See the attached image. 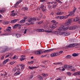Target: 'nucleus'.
<instances>
[{
  "label": "nucleus",
  "instance_id": "34",
  "mask_svg": "<svg viewBox=\"0 0 80 80\" xmlns=\"http://www.w3.org/2000/svg\"><path fill=\"white\" fill-rule=\"evenodd\" d=\"M66 58H71V56H70L68 55L65 57Z\"/></svg>",
  "mask_w": 80,
  "mask_h": 80
},
{
  "label": "nucleus",
  "instance_id": "48",
  "mask_svg": "<svg viewBox=\"0 0 80 80\" xmlns=\"http://www.w3.org/2000/svg\"><path fill=\"white\" fill-rule=\"evenodd\" d=\"M71 70L72 72H75V69H71Z\"/></svg>",
  "mask_w": 80,
  "mask_h": 80
},
{
  "label": "nucleus",
  "instance_id": "12",
  "mask_svg": "<svg viewBox=\"0 0 80 80\" xmlns=\"http://www.w3.org/2000/svg\"><path fill=\"white\" fill-rule=\"evenodd\" d=\"M18 71L17 72L14 73L15 76H18V75H20V72L19 71Z\"/></svg>",
  "mask_w": 80,
  "mask_h": 80
},
{
  "label": "nucleus",
  "instance_id": "15",
  "mask_svg": "<svg viewBox=\"0 0 80 80\" xmlns=\"http://www.w3.org/2000/svg\"><path fill=\"white\" fill-rule=\"evenodd\" d=\"M12 28L10 27H8L6 29V30L7 32H9V31H11V29Z\"/></svg>",
  "mask_w": 80,
  "mask_h": 80
},
{
  "label": "nucleus",
  "instance_id": "35",
  "mask_svg": "<svg viewBox=\"0 0 80 80\" xmlns=\"http://www.w3.org/2000/svg\"><path fill=\"white\" fill-rule=\"evenodd\" d=\"M17 70V68H14L12 70V72H16V71Z\"/></svg>",
  "mask_w": 80,
  "mask_h": 80
},
{
  "label": "nucleus",
  "instance_id": "62",
  "mask_svg": "<svg viewBox=\"0 0 80 80\" xmlns=\"http://www.w3.org/2000/svg\"><path fill=\"white\" fill-rule=\"evenodd\" d=\"M56 5H53V6H52V7L53 8H55V7H56Z\"/></svg>",
  "mask_w": 80,
  "mask_h": 80
},
{
  "label": "nucleus",
  "instance_id": "33",
  "mask_svg": "<svg viewBox=\"0 0 80 80\" xmlns=\"http://www.w3.org/2000/svg\"><path fill=\"white\" fill-rule=\"evenodd\" d=\"M13 59L14 60H16V59H17L18 58V57H16V56H14L13 58Z\"/></svg>",
  "mask_w": 80,
  "mask_h": 80
},
{
  "label": "nucleus",
  "instance_id": "60",
  "mask_svg": "<svg viewBox=\"0 0 80 80\" xmlns=\"http://www.w3.org/2000/svg\"><path fill=\"white\" fill-rule=\"evenodd\" d=\"M5 24H8V23H9V22H8L7 21L5 22Z\"/></svg>",
  "mask_w": 80,
  "mask_h": 80
},
{
  "label": "nucleus",
  "instance_id": "53",
  "mask_svg": "<svg viewBox=\"0 0 80 80\" xmlns=\"http://www.w3.org/2000/svg\"><path fill=\"white\" fill-rule=\"evenodd\" d=\"M4 57H5V55H3L1 59H2V60H3V59H4Z\"/></svg>",
  "mask_w": 80,
  "mask_h": 80
},
{
  "label": "nucleus",
  "instance_id": "39",
  "mask_svg": "<svg viewBox=\"0 0 80 80\" xmlns=\"http://www.w3.org/2000/svg\"><path fill=\"white\" fill-rule=\"evenodd\" d=\"M56 1H57V2H58V3H62V2H61L59 0H56Z\"/></svg>",
  "mask_w": 80,
  "mask_h": 80
},
{
  "label": "nucleus",
  "instance_id": "64",
  "mask_svg": "<svg viewBox=\"0 0 80 80\" xmlns=\"http://www.w3.org/2000/svg\"><path fill=\"white\" fill-rule=\"evenodd\" d=\"M63 53V51H60L59 52V53Z\"/></svg>",
  "mask_w": 80,
  "mask_h": 80
},
{
  "label": "nucleus",
  "instance_id": "3",
  "mask_svg": "<svg viewBox=\"0 0 80 80\" xmlns=\"http://www.w3.org/2000/svg\"><path fill=\"white\" fill-rule=\"evenodd\" d=\"M78 45V43H73L72 44H71L68 45V47L69 48H72V47H76V46H77Z\"/></svg>",
  "mask_w": 80,
  "mask_h": 80
},
{
  "label": "nucleus",
  "instance_id": "17",
  "mask_svg": "<svg viewBox=\"0 0 80 80\" xmlns=\"http://www.w3.org/2000/svg\"><path fill=\"white\" fill-rule=\"evenodd\" d=\"M8 60H9L8 59H6L3 62V64L5 65V64L7 62H8Z\"/></svg>",
  "mask_w": 80,
  "mask_h": 80
},
{
  "label": "nucleus",
  "instance_id": "41",
  "mask_svg": "<svg viewBox=\"0 0 80 80\" xmlns=\"http://www.w3.org/2000/svg\"><path fill=\"white\" fill-rule=\"evenodd\" d=\"M44 9L42 8V11L43 12H45V10H46V7H44Z\"/></svg>",
  "mask_w": 80,
  "mask_h": 80
},
{
  "label": "nucleus",
  "instance_id": "25",
  "mask_svg": "<svg viewBox=\"0 0 80 80\" xmlns=\"http://www.w3.org/2000/svg\"><path fill=\"white\" fill-rule=\"evenodd\" d=\"M58 30L59 31H63V28L62 27H60L58 29Z\"/></svg>",
  "mask_w": 80,
  "mask_h": 80
},
{
  "label": "nucleus",
  "instance_id": "4",
  "mask_svg": "<svg viewBox=\"0 0 80 80\" xmlns=\"http://www.w3.org/2000/svg\"><path fill=\"white\" fill-rule=\"evenodd\" d=\"M72 22V19H68V22H66L65 23V25L66 26L67 25H70V23H71Z\"/></svg>",
  "mask_w": 80,
  "mask_h": 80
},
{
  "label": "nucleus",
  "instance_id": "29",
  "mask_svg": "<svg viewBox=\"0 0 80 80\" xmlns=\"http://www.w3.org/2000/svg\"><path fill=\"white\" fill-rule=\"evenodd\" d=\"M17 15V14H15V13H12L11 14V16H12V17H14V16H15Z\"/></svg>",
  "mask_w": 80,
  "mask_h": 80
},
{
  "label": "nucleus",
  "instance_id": "16",
  "mask_svg": "<svg viewBox=\"0 0 80 80\" xmlns=\"http://www.w3.org/2000/svg\"><path fill=\"white\" fill-rule=\"evenodd\" d=\"M62 29L63 30V31H64V30H67V29H68V26H63Z\"/></svg>",
  "mask_w": 80,
  "mask_h": 80
},
{
  "label": "nucleus",
  "instance_id": "7",
  "mask_svg": "<svg viewBox=\"0 0 80 80\" xmlns=\"http://www.w3.org/2000/svg\"><path fill=\"white\" fill-rule=\"evenodd\" d=\"M58 53L57 52H54L52 53L51 55L50 56L51 57H56L58 55Z\"/></svg>",
  "mask_w": 80,
  "mask_h": 80
},
{
  "label": "nucleus",
  "instance_id": "31",
  "mask_svg": "<svg viewBox=\"0 0 80 80\" xmlns=\"http://www.w3.org/2000/svg\"><path fill=\"white\" fill-rule=\"evenodd\" d=\"M45 32H46L47 33H51V32H52V31H49V30H45Z\"/></svg>",
  "mask_w": 80,
  "mask_h": 80
},
{
  "label": "nucleus",
  "instance_id": "42",
  "mask_svg": "<svg viewBox=\"0 0 80 80\" xmlns=\"http://www.w3.org/2000/svg\"><path fill=\"white\" fill-rule=\"evenodd\" d=\"M47 57V55H42L41 56L42 58H43V57Z\"/></svg>",
  "mask_w": 80,
  "mask_h": 80
},
{
  "label": "nucleus",
  "instance_id": "23",
  "mask_svg": "<svg viewBox=\"0 0 80 80\" xmlns=\"http://www.w3.org/2000/svg\"><path fill=\"white\" fill-rule=\"evenodd\" d=\"M20 23H25V19H23L22 20L19 21Z\"/></svg>",
  "mask_w": 80,
  "mask_h": 80
},
{
  "label": "nucleus",
  "instance_id": "36",
  "mask_svg": "<svg viewBox=\"0 0 80 80\" xmlns=\"http://www.w3.org/2000/svg\"><path fill=\"white\" fill-rule=\"evenodd\" d=\"M4 12H5V10H3V9L0 10V13H3Z\"/></svg>",
  "mask_w": 80,
  "mask_h": 80
},
{
  "label": "nucleus",
  "instance_id": "52",
  "mask_svg": "<svg viewBox=\"0 0 80 80\" xmlns=\"http://www.w3.org/2000/svg\"><path fill=\"white\" fill-rule=\"evenodd\" d=\"M40 7V8H43V7H44V5H41Z\"/></svg>",
  "mask_w": 80,
  "mask_h": 80
},
{
  "label": "nucleus",
  "instance_id": "44",
  "mask_svg": "<svg viewBox=\"0 0 80 80\" xmlns=\"http://www.w3.org/2000/svg\"><path fill=\"white\" fill-rule=\"evenodd\" d=\"M40 78V80H43V77H42V76H40V78Z\"/></svg>",
  "mask_w": 80,
  "mask_h": 80
},
{
  "label": "nucleus",
  "instance_id": "2",
  "mask_svg": "<svg viewBox=\"0 0 80 80\" xmlns=\"http://www.w3.org/2000/svg\"><path fill=\"white\" fill-rule=\"evenodd\" d=\"M52 50H53L52 49L47 50L43 51H42V50H41L39 51H36L35 53L37 55H40L41 53H48V52H52Z\"/></svg>",
  "mask_w": 80,
  "mask_h": 80
},
{
  "label": "nucleus",
  "instance_id": "58",
  "mask_svg": "<svg viewBox=\"0 0 80 80\" xmlns=\"http://www.w3.org/2000/svg\"><path fill=\"white\" fill-rule=\"evenodd\" d=\"M26 33H27V29L25 30V31H24V34H25Z\"/></svg>",
  "mask_w": 80,
  "mask_h": 80
},
{
  "label": "nucleus",
  "instance_id": "11",
  "mask_svg": "<svg viewBox=\"0 0 80 80\" xmlns=\"http://www.w3.org/2000/svg\"><path fill=\"white\" fill-rule=\"evenodd\" d=\"M19 65L20 67H21V71H22V70H23L22 69H23V68H24V67H25V65L23 64H19Z\"/></svg>",
  "mask_w": 80,
  "mask_h": 80
},
{
  "label": "nucleus",
  "instance_id": "24",
  "mask_svg": "<svg viewBox=\"0 0 80 80\" xmlns=\"http://www.w3.org/2000/svg\"><path fill=\"white\" fill-rule=\"evenodd\" d=\"M56 2H48V4H56Z\"/></svg>",
  "mask_w": 80,
  "mask_h": 80
},
{
  "label": "nucleus",
  "instance_id": "22",
  "mask_svg": "<svg viewBox=\"0 0 80 80\" xmlns=\"http://www.w3.org/2000/svg\"><path fill=\"white\" fill-rule=\"evenodd\" d=\"M10 34L8 32H6L5 34H2L1 35H3L4 36H7V35H9Z\"/></svg>",
  "mask_w": 80,
  "mask_h": 80
},
{
  "label": "nucleus",
  "instance_id": "51",
  "mask_svg": "<svg viewBox=\"0 0 80 80\" xmlns=\"http://www.w3.org/2000/svg\"><path fill=\"white\" fill-rule=\"evenodd\" d=\"M64 67L65 69L67 68V65H64Z\"/></svg>",
  "mask_w": 80,
  "mask_h": 80
},
{
  "label": "nucleus",
  "instance_id": "38",
  "mask_svg": "<svg viewBox=\"0 0 80 80\" xmlns=\"http://www.w3.org/2000/svg\"><path fill=\"white\" fill-rule=\"evenodd\" d=\"M33 77V75H31L29 78V79H32Z\"/></svg>",
  "mask_w": 80,
  "mask_h": 80
},
{
  "label": "nucleus",
  "instance_id": "61",
  "mask_svg": "<svg viewBox=\"0 0 80 80\" xmlns=\"http://www.w3.org/2000/svg\"><path fill=\"white\" fill-rule=\"evenodd\" d=\"M17 34L16 33H14L12 35V36L13 37L14 36H15V37H16V35Z\"/></svg>",
  "mask_w": 80,
  "mask_h": 80
},
{
  "label": "nucleus",
  "instance_id": "13",
  "mask_svg": "<svg viewBox=\"0 0 80 80\" xmlns=\"http://www.w3.org/2000/svg\"><path fill=\"white\" fill-rule=\"evenodd\" d=\"M17 20H18V19H14L13 20H12L10 22L11 23H16L17 22Z\"/></svg>",
  "mask_w": 80,
  "mask_h": 80
},
{
  "label": "nucleus",
  "instance_id": "45",
  "mask_svg": "<svg viewBox=\"0 0 80 80\" xmlns=\"http://www.w3.org/2000/svg\"><path fill=\"white\" fill-rule=\"evenodd\" d=\"M29 64H32L33 63V61H31L29 62Z\"/></svg>",
  "mask_w": 80,
  "mask_h": 80
},
{
  "label": "nucleus",
  "instance_id": "57",
  "mask_svg": "<svg viewBox=\"0 0 80 80\" xmlns=\"http://www.w3.org/2000/svg\"><path fill=\"white\" fill-rule=\"evenodd\" d=\"M13 63H14L13 62H11L10 63V65H13Z\"/></svg>",
  "mask_w": 80,
  "mask_h": 80
},
{
  "label": "nucleus",
  "instance_id": "21",
  "mask_svg": "<svg viewBox=\"0 0 80 80\" xmlns=\"http://www.w3.org/2000/svg\"><path fill=\"white\" fill-rule=\"evenodd\" d=\"M79 18L77 17L74 18V22H77V21L79 20Z\"/></svg>",
  "mask_w": 80,
  "mask_h": 80
},
{
  "label": "nucleus",
  "instance_id": "49",
  "mask_svg": "<svg viewBox=\"0 0 80 80\" xmlns=\"http://www.w3.org/2000/svg\"><path fill=\"white\" fill-rule=\"evenodd\" d=\"M68 15H67L66 16H64V18H68Z\"/></svg>",
  "mask_w": 80,
  "mask_h": 80
},
{
  "label": "nucleus",
  "instance_id": "9",
  "mask_svg": "<svg viewBox=\"0 0 80 80\" xmlns=\"http://www.w3.org/2000/svg\"><path fill=\"white\" fill-rule=\"evenodd\" d=\"M36 31L38 32H44V29H36Z\"/></svg>",
  "mask_w": 80,
  "mask_h": 80
},
{
  "label": "nucleus",
  "instance_id": "40",
  "mask_svg": "<svg viewBox=\"0 0 80 80\" xmlns=\"http://www.w3.org/2000/svg\"><path fill=\"white\" fill-rule=\"evenodd\" d=\"M78 75V73L77 72H75L73 74V75L75 76L76 75Z\"/></svg>",
  "mask_w": 80,
  "mask_h": 80
},
{
  "label": "nucleus",
  "instance_id": "55",
  "mask_svg": "<svg viewBox=\"0 0 80 80\" xmlns=\"http://www.w3.org/2000/svg\"><path fill=\"white\" fill-rule=\"evenodd\" d=\"M24 10H28V8H27L24 7Z\"/></svg>",
  "mask_w": 80,
  "mask_h": 80
},
{
  "label": "nucleus",
  "instance_id": "46",
  "mask_svg": "<svg viewBox=\"0 0 80 80\" xmlns=\"http://www.w3.org/2000/svg\"><path fill=\"white\" fill-rule=\"evenodd\" d=\"M70 34V33L69 32H67L66 33V35L68 36V35H69Z\"/></svg>",
  "mask_w": 80,
  "mask_h": 80
},
{
  "label": "nucleus",
  "instance_id": "27",
  "mask_svg": "<svg viewBox=\"0 0 80 80\" xmlns=\"http://www.w3.org/2000/svg\"><path fill=\"white\" fill-rule=\"evenodd\" d=\"M6 51H8V48H6L4 49L2 53L5 52Z\"/></svg>",
  "mask_w": 80,
  "mask_h": 80
},
{
  "label": "nucleus",
  "instance_id": "28",
  "mask_svg": "<svg viewBox=\"0 0 80 80\" xmlns=\"http://www.w3.org/2000/svg\"><path fill=\"white\" fill-rule=\"evenodd\" d=\"M20 37V34H18L16 35V38H18V37Z\"/></svg>",
  "mask_w": 80,
  "mask_h": 80
},
{
  "label": "nucleus",
  "instance_id": "5",
  "mask_svg": "<svg viewBox=\"0 0 80 80\" xmlns=\"http://www.w3.org/2000/svg\"><path fill=\"white\" fill-rule=\"evenodd\" d=\"M77 26H73L70 27L69 28V29L70 30H75V29H77Z\"/></svg>",
  "mask_w": 80,
  "mask_h": 80
},
{
  "label": "nucleus",
  "instance_id": "1",
  "mask_svg": "<svg viewBox=\"0 0 80 80\" xmlns=\"http://www.w3.org/2000/svg\"><path fill=\"white\" fill-rule=\"evenodd\" d=\"M52 22L55 24H54L53 25H51L48 27L49 30H53V28H55L57 27L56 25H57V24H58V22H56L55 20H52Z\"/></svg>",
  "mask_w": 80,
  "mask_h": 80
},
{
  "label": "nucleus",
  "instance_id": "43",
  "mask_svg": "<svg viewBox=\"0 0 80 80\" xmlns=\"http://www.w3.org/2000/svg\"><path fill=\"white\" fill-rule=\"evenodd\" d=\"M43 63L44 64H47L48 62L47 61H43Z\"/></svg>",
  "mask_w": 80,
  "mask_h": 80
},
{
  "label": "nucleus",
  "instance_id": "26",
  "mask_svg": "<svg viewBox=\"0 0 80 80\" xmlns=\"http://www.w3.org/2000/svg\"><path fill=\"white\" fill-rule=\"evenodd\" d=\"M43 77H47V76H48V74H45L44 73H43L42 74Z\"/></svg>",
  "mask_w": 80,
  "mask_h": 80
},
{
  "label": "nucleus",
  "instance_id": "47",
  "mask_svg": "<svg viewBox=\"0 0 80 80\" xmlns=\"http://www.w3.org/2000/svg\"><path fill=\"white\" fill-rule=\"evenodd\" d=\"M59 33V32L58 31H56L54 32V33H56V34L57 35V34H58V33Z\"/></svg>",
  "mask_w": 80,
  "mask_h": 80
},
{
  "label": "nucleus",
  "instance_id": "50",
  "mask_svg": "<svg viewBox=\"0 0 80 80\" xmlns=\"http://www.w3.org/2000/svg\"><path fill=\"white\" fill-rule=\"evenodd\" d=\"M62 65V63L61 62H58V65Z\"/></svg>",
  "mask_w": 80,
  "mask_h": 80
},
{
  "label": "nucleus",
  "instance_id": "56",
  "mask_svg": "<svg viewBox=\"0 0 80 80\" xmlns=\"http://www.w3.org/2000/svg\"><path fill=\"white\" fill-rule=\"evenodd\" d=\"M77 73H78V75H80V71H78L77 72Z\"/></svg>",
  "mask_w": 80,
  "mask_h": 80
},
{
  "label": "nucleus",
  "instance_id": "30",
  "mask_svg": "<svg viewBox=\"0 0 80 80\" xmlns=\"http://www.w3.org/2000/svg\"><path fill=\"white\" fill-rule=\"evenodd\" d=\"M74 15V14L73 13V12H70V13L69 14L68 16V17L70 16H71V15Z\"/></svg>",
  "mask_w": 80,
  "mask_h": 80
},
{
  "label": "nucleus",
  "instance_id": "20",
  "mask_svg": "<svg viewBox=\"0 0 80 80\" xmlns=\"http://www.w3.org/2000/svg\"><path fill=\"white\" fill-rule=\"evenodd\" d=\"M76 10H77V8H75V7H74V8L73 9L72 12H72V13H73L74 14Z\"/></svg>",
  "mask_w": 80,
  "mask_h": 80
},
{
  "label": "nucleus",
  "instance_id": "54",
  "mask_svg": "<svg viewBox=\"0 0 80 80\" xmlns=\"http://www.w3.org/2000/svg\"><path fill=\"white\" fill-rule=\"evenodd\" d=\"M25 60V58H22L20 59V60L21 61H22V60Z\"/></svg>",
  "mask_w": 80,
  "mask_h": 80
},
{
  "label": "nucleus",
  "instance_id": "14",
  "mask_svg": "<svg viewBox=\"0 0 80 80\" xmlns=\"http://www.w3.org/2000/svg\"><path fill=\"white\" fill-rule=\"evenodd\" d=\"M38 68V67L31 66L28 67V68H29V69H30L31 70H32V69H34V68Z\"/></svg>",
  "mask_w": 80,
  "mask_h": 80
},
{
  "label": "nucleus",
  "instance_id": "10",
  "mask_svg": "<svg viewBox=\"0 0 80 80\" xmlns=\"http://www.w3.org/2000/svg\"><path fill=\"white\" fill-rule=\"evenodd\" d=\"M64 13V12H58L56 14V15H57V16L61 15H63V14Z\"/></svg>",
  "mask_w": 80,
  "mask_h": 80
},
{
  "label": "nucleus",
  "instance_id": "63",
  "mask_svg": "<svg viewBox=\"0 0 80 80\" xmlns=\"http://www.w3.org/2000/svg\"><path fill=\"white\" fill-rule=\"evenodd\" d=\"M45 1V0H41L40 2H43Z\"/></svg>",
  "mask_w": 80,
  "mask_h": 80
},
{
  "label": "nucleus",
  "instance_id": "19",
  "mask_svg": "<svg viewBox=\"0 0 80 80\" xmlns=\"http://www.w3.org/2000/svg\"><path fill=\"white\" fill-rule=\"evenodd\" d=\"M72 55L73 57H77L78 55V53H74Z\"/></svg>",
  "mask_w": 80,
  "mask_h": 80
},
{
  "label": "nucleus",
  "instance_id": "6",
  "mask_svg": "<svg viewBox=\"0 0 80 80\" xmlns=\"http://www.w3.org/2000/svg\"><path fill=\"white\" fill-rule=\"evenodd\" d=\"M22 2V0H20L19 1H18L15 4L14 8H17V5H19L20 3H21Z\"/></svg>",
  "mask_w": 80,
  "mask_h": 80
},
{
  "label": "nucleus",
  "instance_id": "32",
  "mask_svg": "<svg viewBox=\"0 0 80 80\" xmlns=\"http://www.w3.org/2000/svg\"><path fill=\"white\" fill-rule=\"evenodd\" d=\"M17 67L18 68H17V71H20V67L18 66V65H17Z\"/></svg>",
  "mask_w": 80,
  "mask_h": 80
},
{
  "label": "nucleus",
  "instance_id": "37",
  "mask_svg": "<svg viewBox=\"0 0 80 80\" xmlns=\"http://www.w3.org/2000/svg\"><path fill=\"white\" fill-rule=\"evenodd\" d=\"M64 18V16H60V19H63Z\"/></svg>",
  "mask_w": 80,
  "mask_h": 80
},
{
  "label": "nucleus",
  "instance_id": "59",
  "mask_svg": "<svg viewBox=\"0 0 80 80\" xmlns=\"http://www.w3.org/2000/svg\"><path fill=\"white\" fill-rule=\"evenodd\" d=\"M51 15L53 16L54 15V13L53 12H52L51 13Z\"/></svg>",
  "mask_w": 80,
  "mask_h": 80
},
{
  "label": "nucleus",
  "instance_id": "8",
  "mask_svg": "<svg viewBox=\"0 0 80 80\" xmlns=\"http://www.w3.org/2000/svg\"><path fill=\"white\" fill-rule=\"evenodd\" d=\"M36 20H37V19L35 18H30L28 20V22H30L36 21Z\"/></svg>",
  "mask_w": 80,
  "mask_h": 80
},
{
  "label": "nucleus",
  "instance_id": "18",
  "mask_svg": "<svg viewBox=\"0 0 80 80\" xmlns=\"http://www.w3.org/2000/svg\"><path fill=\"white\" fill-rule=\"evenodd\" d=\"M20 25L19 24H17L14 25V28H18V27H20Z\"/></svg>",
  "mask_w": 80,
  "mask_h": 80
}]
</instances>
